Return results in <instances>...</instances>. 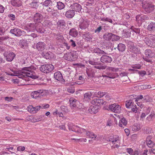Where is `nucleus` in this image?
I'll use <instances>...</instances> for the list:
<instances>
[{
    "label": "nucleus",
    "instance_id": "32",
    "mask_svg": "<svg viewBox=\"0 0 155 155\" xmlns=\"http://www.w3.org/2000/svg\"><path fill=\"white\" fill-rule=\"evenodd\" d=\"M88 25L87 22L86 21H84L80 24L79 27L81 29H85L88 27Z\"/></svg>",
    "mask_w": 155,
    "mask_h": 155
},
{
    "label": "nucleus",
    "instance_id": "52",
    "mask_svg": "<svg viewBox=\"0 0 155 155\" xmlns=\"http://www.w3.org/2000/svg\"><path fill=\"white\" fill-rule=\"evenodd\" d=\"M107 69L112 71H117L118 70V68H116L113 67H108Z\"/></svg>",
    "mask_w": 155,
    "mask_h": 155
},
{
    "label": "nucleus",
    "instance_id": "55",
    "mask_svg": "<svg viewBox=\"0 0 155 155\" xmlns=\"http://www.w3.org/2000/svg\"><path fill=\"white\" fill-rule=\"evenodd\" d=\"M34 107L32 106H29L28 107V110L30 112L34 113Z\"/></svg>",
    "mask_w": 155,
    "mask_h": 155
},
{
    "label": "nucleus",
    "instance_id": "19",
    "mask_svg": "<svg viewBox=\"0 0 155 155\" xmlns=\"http://www.w3.org/2000/svg\"><path fill=\"white\" fill-rule=\"evenodd\" d=\"M75 12L74 10L69 9L65 13V16L68 18H72L75 15Z\"/></svg>",
    "mask_w": 155,
    "mask_h": 155
},
{
    "label": "nucleus",
    "instance_id": "40",
    "mask_svg": "<svg viewBox=\"0 0 155 155\" xmlns=\"http://www.w3.org/2000/svg\"><path fill=\"white\" fill-rule=\"evenodd\" d=\"M82 35L84 37H85L86 38H87L89 39H92L93 38L92 35L89 32H84V33L82 34Z\"/></svg>",
    "mask_w": 155,
    "mask_h": 155
},
{
    "label": "nucleus",
    "instance_id": "29",
    "mask_svg": "<svg viewBox=\"0 0 155 155\" xmlns=\"http://www.w3.org/2000/svg\"><path fill=\"white\" fill-rule=\"evenodd\" d=\"M40 54H41L42 56L45 57V58L46 59H50L51 58V54H52L51 53L46 52L43 51Z\"/></svg>",
    "mask_w": 155,
    "mask_h": 155
},
{
    "label": "nucleus",
    "instance_id": "36",
    "mask_svg": "<svg viewBox=\"0 0 155 155\" xmlns=\"http://www.w3.org/2000/svg\"><path fill=\"white\" fill-rule=\"evenodd\" d=\"M53 2L50 0H46L43 3V5L45 7L52 6Z\"/></svg>",
    "mask_w": 155,
    "mask_h": 155
},
{
    "label": "nucleus",
    "instance_id": "23",
    "mask_svg": "<svg viewBox=\"0 0 155 155\" xmlns=\"http://www.w3.org/2000/svg\"><path fill=\"white\" fill-rule=\"evenodd\" d=\"M11 4L13 6L18 7L22 4V2L20 0H12L11 1Z\"/></svg>",
    "mask_w": 155,
    "mask_h": 155
},
{
    "label": "nucleus",
    "instance_id": "22",
    "mask_svg": "<svg viewBox=\"0 0 155 155\" xmlns=\"http://www.w3.org/2000/svg\"><path fill=\"white\" fill-rule=\"evenodd\" d=\"M119 137L117 135H115L114 136H110L107 138V140L111 142L114 144L115 142L119 141Z\"/></svg>",
    "mask_w": 155,
    "mask_h": 155
},
{
    "label": "nucleus",
    "instance_id": "33",
    "mask_svg": "<svg viewBox=\"0 0 155 155\" xmlns=\"http://www.w3.org/2000/svg\"><path fill=\"white\" fill-rule=\"evenodd\" d=\"M93 51L94 53L97 54H107L104 51L101 50L99 48H94V49Z\"/></svg>",
    "mask_w": 155,
    "mask_h": 155
},
{
    "label": "nucleus",
    "instance_id": "48",
    "mask_svg": "<svg viewBox=\"0 0 155 155\" xmlns=\"http://www.w3.org/2000/svg\"><path fill=\"white\" fill-rule=\"evenodd\" d=\"M106 74L107 75V78L112 79L114 78H115V74L113 73L107 72L106 73Z\"/></svg>",
    "mask_w": 155,
    "mask_h": 155
},
{
    "label": "nucleus",
    "instance_id": "25",
    "mask_svg": "<svg viewBox=\"0 0 155 155\" xmlns=\"http://www.w3.org/2000/svg\"><path fill=\"white\" fill-rule=\"evenodd\" d=\"M69 34L73 37H76L78 35V31L75 28H72L70 30Z\"/></svg>",
    "mask_w": 155,
    "mask_h": 155
},
{
    "label": "nucleus",
    "instance_id": "18",
    "mask_svg": "<svg viewBox=\"0 0 155 155\" xmlns=\"http://www.w3.org/2000/svg\"><path fill=\"white\" fill-rule=\"evenodd\" d=\"M42 11L43 13H44L46 14H48L50 13L53 12H54V10L53 7L51 6L43 8Z\"/></svg>",
    "mask_w": 155,
    "mask_h": 155
},
{
    "label": "nucleus",
    "instance_id": "26",
    "mask_svg": "<svg viewBox=\"0 0 155 155\" xmlns=\"http://www.w3.org/2000/svg\"><path fill=\"white\" fill-rule=\"evenodd\" d=\"M147 29L150 31H155V22H151L148 25L147 27Z\"/></svg>",
    "mask_w": 155,
    "mask_h": 155
},
{
    "label": "nucleus",
    "instance_id": "44",
    "mask_svg": "<svg viewBox=\"0 0 155 155\" xmlns=\"http://www.w3.org/2000/svg\"><path fill=\"white\" fill-rule=\"evenodd\" d=\"M129 22L128 21H126L124 20H122L120 22V25H123L126 26L127 28H130V24H129Z\"/></svg>",
    "mask_w": 155,
    "mask_h": 155
},
{
    "label": "nucleus",
    "instance_id": "50",
    "mask_svg": "<svg viewBox=\"0 0 155 155\" xmlns=\"http://www.w3.org/2000/svg\"><path fill=\"white\" fill-rule=\"evenodd\" d=\"M78 128V127L77 126H69L68 129L69 130H71L73 131L76 132V129Z\"/></svg>",
    "mask_w": 155,
    "mask_h": 155
},
{
    "label": "nucleus",
    "instance_id": "41",
    "mask_svg": "<svg viewBox=\"0 0 155 155\" xmlns=\"http://www.w3.org/2000/svg\"><path fill=\"white\" fill-rule=\"evenodd\" d=\"M132 130L134 131H137L140 129V125L137 123L135 124L132 127Z\"/></svg>",
    "mask_w": 155,
    "mask_h": 155
},
{
    "label": "nucleus",
    "instance_id": "58",
    "mask_svg": "<svg viewBox=\"0 0 155 155\" xmlns=\"http://www.w3.org/2000/svg\"><path fill=\"white\" fill-rule=\"evenodd\" d=\"M151 87L150 85H142L141 86V88L142 89H149L151 88Z\"/></svg>",
    "mask_w": 155,
    "mask_h": 155
},
{
    "label": "nucleus",
    "instance_id": "56",
    "mask_svg": "<svg viewBox=\"0 0 155 155\" xmlns=\"http://www.w3.org/2000/svg\"><path fill=\"white\" fill-rule=\"evenodd\" d=\"M32 66L29 67H24L22 68V70L23 71H31L32 69Z\"/></svg>",
    "mask_w": 155,
    "mask_h": 155
},
{
    "label": "nucleus",
    "instance_id": "47",
    "mask_svg": "<svg viewBox=\"0 0 155 155\" xmlns=\"http://www.w3.org/2000/svg\"><path fill=\"white\" fill-rule=\"evenodd\" d=\"M5 150L8 151L9 152H11V153H12L15 152V149H14V148L13 147H7L5 149Z\"/></svg>",
    "mask_w": 155,
    "mask_h": 155
},
{
    "label": "nucleus",
    "instance_id": "43",
    "mask_svg": "<svg viewBox=\"0 0 155 155\" xmlns=\"http://www.w3.org/2000/svg\"><path fill=\"white\" fill-rule=\"evenodd\" d=\"M129 28L136 34H139L140 33V29L139 28H135L134 26H130Z\"/></svg>",
    "mask_w": 155,
    "mask_h": 155
},
{
    "label": "nucleus",
    "instance_id": "57",
    "mask_svg": "<svg viewBox=\"0 0 155 155\" xmlns=\"http://www.w3.org/2000/svg\"><path fill=\"white\" fill-rule=\"evenodd\" d=\"M120 121L124 126H125L127 124V121L126 120V119L124 117L122 118L121 119Z\"/></svg>",
    "mask_w": 155,
    "mask_h": 155
},
{
    "label": "nucleus",
    "instance_id": "14",
    "mask_svg": "<svg viewBox=\"0 0 155 155\" xmlns=\"http://www.w3.org/2000/svg\"><path fill=\"white\" fill-rule=\"evenodd\" d=\"M100 61L103 63H110L112 61V58L107 55H104L101 58Z\"/></svg>",
    "mask_w": 155,
    "mask_h": 155
},
{
    "label": "nucleus",
    "instance_id": "34",
    "mask_svg": "<svg viewBox=\"0 0 155 155\" xmlns=\"http://www.w3.org/2000/svg\"><path fill=\"white\" fill-rule=\"evenodd\" d=\"M37 24V23H31L28 25V26L30 29L31 31H33L35 30Z\"/></svg>",
    "mask_w": 155,
    "mask_h": 155
},
{
    "label": "nucleus",
    "instance_id": "27",
    "mask_svg": "<svg viewBox=\"0 0 155 155\" xmlns=\"http://www.w3.org/2000/svg\"><path fill=\"white\" fill-rule=\"evenodd\" d=\"M113 34L111 33L106 32L105 33L104 36V38L106 41L111 40Z\"/></svg>",
    "mask_w": 155,
    "mask_h": 155
},
{
    "label": "nucleus",
    "instance_id": "10",
    "mask_svg": "<svg viewBox=\"0 0 155 155\" xmlns=\"http://www.w3.org/2000/svg\"><path fill=\"white\" fill-rule=\"evenodd\" d=\"M21 29L18 28H14L10 31V33L17 37H19L22 35V32Z\"/></svg>",
    "mask_w": 155,
    "mask_h": 155
},
{
    "label": "nucleus",
    "instance_id": "5",
    "mask_svg": "<svg viewBox=\"0 0 155 155\" xmlns=\"http://www.w3.org/2000/svg\"><path fill=\"white\" fill-rule=\"evenodd\" d=\"M144 54L145 56L143 57L144 60L148 62H151V60L150 59V58H152L154 56V53L150 49H148L145 51Z\"/></svg>",
    "mask_w": 155,
    "mask_h": 155
},
{
    "label": "nucleus",
    "instance_id": "16",
    "mask_svg": "<svg viewBox=\"0 0 155 155\" xmlns=\"http://www.w3.org/2000/svg\"><path fill=\"white\" fill-rule=\"evenodd\" d=\"M136 18L137 21L139 22L140 21L141 22H144L146 20L149 19V17L147 15H137Z\"/></svg>",
    "mask_w": 155,
    "mask_h": 155
},
{
    "label": "nucleus",
    "instance_id": "13",
    "mask_svg": "<svg viewBox=\"0 0 155 155\" xmlns=\"http://www.w3.org/2000/svg\"><path fill=\"white\" fill-rule=\"evenodd\" d=\"M130 44V46H129L130 49L131 50V51L135 54L137 53H140V49L137 47L135 46L134 45V43L132 41H130L129 42Z\"/></svg>",
    "mask_w": 155,
    "mask_h": 155
},
{
    "label": "nucleus",
    "instance_id": "45",
    "mask_svg": "<svg viewBox=\"0 0 155 155\" xmlns=\"http://www.w3.org/2000/svg\"><path fill=\"white\" fill-rule=\"evenodd\" d=\"M120 37L115 34H112L111 41H116L120 39Z\"/></svg>",
    "mask_w": 155,
    "mask_h": 155
},
{
    "label": "nucleus",
    "instance_id": "2",
    "mask_svg": "<svg viewBox=\"0 0 155 155\" xmlns=\"http://www.w3.org/2000/svg\"><path fill=\"white\" fill-rule=\"evenodd\" d=\"M142 6L145 11L147 13H150L154 9L155 6L150 2H147L143 1L142 2Z\"/></svg>",
    "mask_w": 155,
    "mask_h": 155
},
{
    "label": "nucleus",
    "instance_id": "21",
    "mask_svg": "<svg viewBox=\"0 0 155 155\" xmlns=\"http://www.w3.org/2000/svg\"><path fill=\"white\" fill-rule=\"evenodd\" d=\"M86 132V134L87 137L91 139H94V140H98L97 138V135L94 133L90 132L87 130Z\"/></svg>",
    "mask_w": 155,
    "mask_h": 155
},
{
    "label": "nucleus",
    "instance_id": "51",
    "mask_svg": "<svg viewBox=\"0 0 155 155\" xmlns=\"http://www.w3.org/2000/svg\"><path fill=\"white\" fill-rule=\"evenodd\" d=\"M86 128V127H85ZM87 128H79V127H78V128L76 129V132L78 133H82V131H86V130Z\"/></svg>",
    "mask_w": 155,
    "mask_h": 155
},
{
    "label": "nucleus",
    "instance_id": "11",
    "mask_svg": "<svg viewBox=\"0 0 155 155\" xmlns=\"http://www.w3.org/2000/svg\"><path fill=\"white\" fill-rule=\"evenodd\" d=\"M36 48L38 51H40L39 53H40L45 49V44L44 42H39L36 44Z\"/></svg>",
    "mask_w": 155,
    "mask_h": 155
},
{
    "label": "nucleus",
    "instance_id": "9",
    "mask_svg": "<svg viewBox=\"0 0 155 155\" xmlns=\"http://www.w3.org/2000/svg\"><path fill=\"white\" fill-rule=\"evenodd\" d=\"M98 97V98H95L92 100L91 103L93 105L99 106L101 105H105L106 102L102 99H100Z\"/></svg>",
    "mask_w": 155,
    "mask_h": 155
},
{
    "label": "nucleus",
    "instance_id": "4",
    "mask_svg": "<svg viewBox=\"0 0 155 155\" xmlns=\"http://www.w3.org/2000/svg\"><path fill=\"white\" fill-rule=\"evenodd\" d=\"M48 94V91L41 89L32 92L31 94V95L32 97H45L47 96Z\"/></svg>",
    "mask_w": 155,
    "mask_h": 155
},
{
    "label": "nucleus",
    "instance_id": "20",
    "mask_svg": "<svg viewBox=\"0 0 155 155\" xmlns=\"http://www.w3.org/2000/svg\"><path fill=\"white\" fill-rule=\"evenodd\" d=\"M99 109L100 107H99L94 105V106H91L89 107L88 110L89 112L91 114H95L98 112V110Z\"/></svg>",
    "mask_w": 155,
    "mask_h": 155
},
{
    "label": "nucleus",
    "instance_id": "64",
    "mask_svg": "<svg viewBox=\"0 0 155 155\" xmlns=\"http://www.w3.org/2000/svg\"><path fill=\"white\" fill-rule=\"evenodd\" d=\"M130 17V16L129 14L127 13H125L123 16V19L124 20V19H128Z\"/></svg>",
    "mask_w": 155,
    "mask_h": 155
},
{
    "label": "nucleus",
    "instance_id": "28",
    "mask_svg": "<svg viewBox=\"0 0 155 155\" xmlns=\"http://www.w3.org/2000/svg\"><path fill=\"white\" fill-rule=\"evenodd\" d=\"M41 25L42 24L41 23H38L35 30H36L38 32L41 33H44L45 31L44 29L42 27Z\"/></svg>",
    "mask_w": 155,
    "mask_h": 155
},
{
    "label": "nucleus",
    "instance_id": "46",
    "mask_svg": "<svg viewBox=\"0 0 155 155\" xmlns=\"http://www.w3.org/2000/svg\"><path fill=\"white\" fill-rule=\"evenodd\" d=\"M39 2H36L35 0L31 4V5L33 8H37L39 5Z\"/></svg>",
    "mask_w": 155,
    "mask_h": 155
},
{
    "label": "nucleus",
    "instance_id": "63",
    "mask_svg": "<svg viewBox=\"0 0 155 155\" xmlns=\"http://www.w3.org/2000/svg\"><path fill=\"white\" fill-rule=\"evenodd\" d=\"M41 106H37L36 107H34L35 109L34 113H36L37 111L39 110H40V109L41 108Z\"/></svg>",
    "mask_w": 155,
    "mask_h": 155
},
{
    "label": "nucleus",
    "instance_id": "12",
    "mask_svg": "<svg viewBox=\"0 0 155 155\" xmlns=\"http://www.w3.org/2000/svg\"><path fill=\"white\" fill-rule=\"evenodd\" d=\"M70 7L74 11L79 12L82 9L81 5L77 3H74L71 5Z\"/></svg>",
    "mask_w": 155,
    "mask_h": 155
},
{
    "label": "nucleus",
    "instance_id": "8",
    "mask_svg": "<svg viewBox=\"0 0 155 155\" xmlns=\"http://www.w3.org/2000/svg\"><path fill=\"white\" fill-rule=\"evenodd\" d=\"M109 109L115 113H119L120 112L121 107L119 105L116 104L110 105L108 107Z\"/></svg>",
    "mask_w": 155,
    "mask_h": 155
},
{
    "label": "nucleus",
    "instance_id": "6",
    "mask_svg": "<svg viewBox=\"0 0 155 155\" xmlns=\"http://www.w3.org/2000/svg\"><path fill=\"white\" fill-rule=\"evenodd\" d=\"M6 60L8 61H12L15 57L16 55L12 51L5 52L4 53Z\"/></svg>",
    "mask_w": 155,
    "mask_h": 155
},
{
    "label": "nucleus",
    "instance_id": "15",
    "mask_svg": "<svg viewBox=\"0 0 155 155\" xmlns=\"http://www.w3.org/2000/svg\"><path fill=\"white\" fill-rule=\"evenodd\" d=\"M43 18V16L42 15L39 13H36L34 17L35 22H38L37 23H41Z\"/></svg>",
    "mask_w": 155,
    "mask_h": 155
},
{
    "label": "nucleus",
    "instance_id": "54",
    "mask_svg": "<svg viewBox=\"0 0 155 155\" xmlns=\"http://www.w3.org/2000/svg\"><path fill=\"white\" fill-rule=\"evenodd\" d=\"M61 109L63 111L67 113L69 111L67 107L65 106H62L61 107Z\"/></svg>",
    "mask_w": 155,
    "mask_h": 155
},
{
    "label": "nucleus",
    "instance_id": "49",
    "mask_svg": "<svg viewBox=\"0 0 155 155\" xmlns=\"http://www.w3.org/2000/svg\"><path fill=\"white\" fill-rule=\"evenodd\" d=\"M146 143L147 145L149 147H153L154 145V143L153 142L152 140L147 142Z\"/></svg>",
    "mask_w": 155,
    "mask_h": 155
},
{
    "label": "nucleus",
    "instance_id": "24",
    "mask_svg": "<svg viewBox=\"0 0 155 155\" xmlns=\"http://www.w3.org/2000/svg\"><path fill=\"white\" fill-rule=\"evenodd\" d=\"M19 45L21 48L26 49L28 47L27 41L25 40H21L19 42Z\"/></svg>",
    "mask_w": 155,
    "mask_h": 155
},
{
    "label": "nucleus",
    "instance_id": "7",
    "mask_svg": "<svg viewBox=\"0 0 155 155\" xmlns=\"http://www.w3.org/2000/svg\"><path fill=\"white\" fill-rule=\"evenodd\" d=\"M66 25L64 20H59L57 22V28L61 31H63L67 28Z\"/></svg>",
    "mask_w": 155,
    "mask_h": 155
},
{
    "label": "nucleus",
    "instance_id": "60",
    "mask_svg": "<svg viewBox=\"0 0 155 155\" xmlns=\"http://www.w3.org/2000/svg\"><path fill=\"white\" fill-rule=\"evenodd\" d=\"M102 26H100L99 27H98L94 31V32L96 33H98L102 30Z\"/></svg>",
    "mask_w": 155,
    "mask_h": 155
},
{
    "label": "nucleus",
    "instance_id": "42",
    "mask_svg": "<svg viewBox=\"0 0 155 155\" xmlns=\"http://www.w3.org/2000/svg\"><path fill=\"white\" fill-rule=\"evenodd\" d=\"M98 95L100 97H108L109 96L108 95V93L105 92H99L97 93Z\"/></svg>",
    "mask_w": 155,
    "mask_h": 155
},
{
    "label": "nucleus",
    "instance_id": "37",
    "mask_svg": "<svg viewBox=\"0 0 155 155\" xmlns=\"http://www.w3.org/2000/svg\"><path fill=\"white\" fill-rule=\"evenodd\" d=\"M70 104L71 107H74L76 106L77 100L74 97H71L70 99Z\"/></svg>",
    "mask_w": 155,
    "mask_h": 155
},
{
    "label": "nucleus",
    "instance_id": "30",
    "mask_svg": "<svg viewBox=\"0 0 155 155\" xmlns=\"http://www.w3.org/2000/svg\"><path fill=\"white\" fill-rule=\"evenodd\" d=\"M117 48L120 51L123 52L126 49V46L125 45L120 43L118 45Z\"/></svg>",
    "mask_w": 155,
    "mask_h": 155
},
{
    "label": "nucleus",
    "instance_id": "35",
    "mask_svg": "<svg viewBox=\"0 0 155 155\" xmlns=\"http://www.w3.org/2000/svg\"><path fill=\"white\" fill-rule=\"evenodd\" d=\"M133 105L134 103L132 100H129L126 102L125 106L127 108H132Z\"/></svg>",
    "mask_w": 155,
    "mask_h": 155
},
{
    "label": "nucleus",
    "instance_id": "38",
    "mask_svg": "<svg viewBox=\"0 0 155 155\" xmlns=\"http://www.w3.org/2000/svg\"><path fill=\"white\" fill-rule=\"evenodd\" d=\"M56 7L59 10H61L64 8L65 5L64 3L61 2H57Z\"/></svg>",
    "mask_w": 155,
    "mask_h": 155
},
{
    "label": "nucleus",
    "instance_id": "61",
    "mask_svg": "<svg viewBox=\"0 0 155 155\" xmlns=\"http://www.w3.org/2000/svg\"><path fill=\"white\" fill-rule=\"evenodd\" d=\"M132 68L134 69H140L141 68V66L140 64H136L133 65L132 66Z\"/></svg>",
    "mask_w": 155,
    "mask_h": 155
},
{
    "label": "nucleus",
    "instance_id": "62",
    "mask_svg": "<svg viewBox=\"0 0 155 155\" xmlns=\"http://www.w3.org/2000/svg\"><path fill=\"white\" fill-rule=\"evenodd\" d=\"M42 116H39L38 117H35L34 120V122H38L40 121H41L42 120Z\"/></svg>",
    "mask_w": 155,
    "mask_h": 155
},
{
    "label": "nucleus",
    "instance_id": "3",
    "mask_svg": "<svg viewBox=\"0 0 155 155\" xmlns=\"http://www.w3.org/2000/svg\"><path fill=\"white\" fill-rule=\"evenodd\" d=\"M54 69V66L51 64L42 65L39 68V70L41 71L46 73L51 72Z\"/></svg>",
    "mask_w": 155,
    "mask_h": 155
},
{
    "label": "nucleus",
    "instance_id": "31",
    "mask_svg": "<svg viewBox=\"0 0 155 155\" xmlns=\"http://www.w3.org/2000/svg\"><path fill=\"white\" fill-rule=\"evenodd\" d=\"M122 37L124 38L129 37L130 36V33L126 29H124L122 31Z\"/></svg>",
    "mask_w": 155,
    "mask_h": 155
},
{
    "label": "nucleus",
    "instance_id": "1",
    "mask_svg": "<svg viewBox=\"0 0 155 155\" xmlns=\"http://www.w3.org/2000/svg\"><path fill=\"white\" fill-rule=\"evenodd\" d=\"M146 45L150 47H155V35L153 34L148 35L144 39Z\"/></svg>",
    "mask_w": 155,
    "mask_h": 155
},
{
    "label": "nucleus",
    "instance_id": "53",
    "mask_svg": "<svg viewBox=\"0 0 155 155\" xmlns=\"http://www.w3.org/2000/svg\"><path fill=\"white\" fill-rule=\"evenodd\" d=\"M107 67L106 65H104V66H94V68L99 70H104Z\"/></svg>",
    "mask_w": 155,
    "mask_h": 155
},
{
    "label": "nucleus",
    "instance_id": "17",
    "mask_svg": "<svg viewBox=\"0 0 155 155\" xmlns=\"http://www.w3.org/2000/svg\"><path fill=\"white\" fill-rule=\"evenodd\" d=\"M55 78L60 81H64V80L63 78L62 75L60 71H57L55 72L54 74Z\"/></svg>",
    "mask_w": 155,
    "mask_h": 155
},
{
    "label": "nucleus",
    "instance_id": "39",
    "mask_svg": "<svg viewBox=\"0 0 155 155\" xmlns=\"http://www.w3.org/2000/svg\"><path fill=\"white\" fill-rule=\"evenodd\" d=\"M52 24V22L51 21L46 20H45L42 24L45 27L47 26L48 27H50Z\"/></svg>",
    "mask_w": 155,
    "mask_h": 155
},
{
    "label": "nucleus",
    "instance_id": "59",
    "mask_svg": "<svg viewBox=\"0 0 155 155\" xmlns=\"http://www.w3.org/2000/svg\"><path fill=\"white\" fill-rule=\"evenodd\" d=\"M8 17L10 18V19L12 21L15 20V16L12 14H10L8 15Z\"/></svg>",
    "mask_w": 155,
    "mask_h": 155
}]
</instances>
